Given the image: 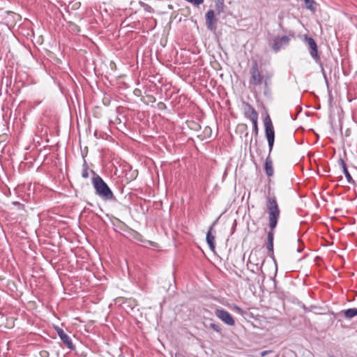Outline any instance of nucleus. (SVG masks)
Masks as SVG:
<instances>
[{
  "label": "nucleus",
  "mask_w": 357,
  "mask_h": 357,
  "mask_svg": "<svg viewBox=\"0 0 357 357\" xmlns=\"http://www.w3.org/2000/svg\"><path fill=\"white\" fill-rule=\"evenodd\" d=\"M344 315L347 319H352L354 317L357 316V309L356 308H349L344 310Z\"/></svg>",
  "instance_id": "obj_17"
},
{
  "label": "nucleus",
  "mask_w": 357,
  "mask_h": 357,
  "mask_svg": "<svg viewBox=\"0 0 357 357\" xmlns=\"http://www.w3.org/2000/svg\"><path fill=\"white\" fill-rule=\"evenodd\" d=\"M250 84L256 86L264 83V94H266L269 91L268 80L272 77V74H266L265 76H262L259 72V66L257 61H254L252 62V67L250 69Z\"/></svg>",
  "instance_id": "obj_3"
},
{
  "label": "nucleus",
  "mask_w": 357,
  "mask_h": 357,
  "mask_svg": "<svg viewBox=\"0 0 357 357\" xmlns=\"http://www.w3.org/2000/svg\"><path fill=\"white\" fill-rule=\"evenodd\" d=\"M94 136L96 137V138H99L100 137L98 135V131H95L94 132Z\"/></svg>",
  "instance_id": "obj_26"
},
{
  "label": "nucleus",
  "mask_w": 357,
  "mask_h": 357,
  "mask_svg": "<svg viewBox=\"0 0 357 357\" xmlns=\"http://www.w3.org/2000/svg\"><path fill=\"white\" fill-rule=\"evenodd\" d=\"M305 42L310 49V56L317 62L320 60L318 54L317 45L315 40L312 37L305 36Z\"/></svg>",
  "instance_id": "obj_7"
},
{
  "label": "nucleus",
  "mask_w": 357,
  "mask_h": 357,
  "mask_svg": "<svg viewBox=\"0 0 357 357\" xmlns=\"http://www.w3.org/2000/svg\"><path fill=\"white\" fill-rule=\"evenodd\" d=\"M305 8L314 13L317 10V3L314 0H303Z\"/></svg>",
  "instance_id": "obj_16"
},
{
  "label": "nucleus",
  "mask_w": 357,
  "mask_h": 357,
  "mask_svg": "<svg viewBox=\"0 0 357 357\" xmlns=\"http://www.w3.org/2000/svg\"><path fill=\"white\" fill-rule=\"evenodd\" d=\"M338 163L342 169V172L347 178V182L350 184L354 185L355 181L353 179L352 176H351L350 173L349 172L344 160L342 158H340L338 160Z\"/></svg>",
  "instance_id": "obj_12"
},
{
  "label": "nucleus",
  "mask_w": 357,
  "mask_h": 357,
  "mask_svg": "<svg viewBox=\"0 0 357 357\" xmlns=\"http://www.w3.org/2000/svg\"><path fill=\"white\" fill-rule=\"evenodd\" d=\"M252 126H253V132L257 136L258 135L259 128L257 125V120L252 121Z\"/></svg>",
  "instance_id": "obj_21"
},
{
  "label": "nucleus",
  "mask_w": 357,
  "mask_h": 357,
  "mask_svg": "<svg viewBox=\"0 0 357 357\" xmlns=\"http://www.w3.org/2000/svg\"><path fill=\"white\" fill-rule=\"evenodd\" d=\"M89 169H82V176L84 178H89Z\"/></svg>",
  "instance_id": "obj_23"
},
{
  "label": "nucleus",
  "mask_w": 357,
  "mask_h": 357,
  "mask_svg": "<svg viewBox=\"0 0 357 357\" xmlns=\"http://www.w3.org/2000/svg\"><path fill=\"white\" fill-rule=\"evenodd\" d=\"M204 325L206 328H210L217 333H221V326L218 324L213 323L212 319L206 320Z\"/></svg>",
  "instance_id": "obj_15"
},
{
  "label": "nucleus",
  "mask_w": 357,
  "mask_h": 357,
  "mask_svg": "<svg viewBox=\"0 0 357 357\" xmlns=\"http://www.w3.org/2000/svg\"><path fill=\"white\" fill-rule=\"evenodd\" d=\"M82 169H89V167L85 160H84V163L82 165Z\"/></svg>",
  "instance_id": "obj_25"
},
{
  "label": "nucleus",
  "mask_w": 357,
  "mask_h": 357,
  "mask_svg": "<svg viewBox=\"0 0 357 357\" xmlns=\"http://www.w3.org/2000/svg\"><path fill=\"white\" fill-rule=\"evenodd\" d=\"M273 239H274V230L271 229L267 234V242H266V248L269 252L268 255H269V256L273 257V259L274 261V264H273L274 272H273V275H269L271 279H274L276 277L277 273H278V264H277L276 260L274 257Z\"/></svg>",
  "instance_id": "obj_5"
},
{
  "label": "nucleus",
  "mask_w": 357,
  "mask_h": 357,
  "mask_svg": "<svg viewBox=\"0 0 357 357\" xmlns=\"http://www.w3.org/2000/svg\"><path fill=\"white\" fill-rule=\"evenodd\" d=\"M245 117L250 119L251 121L258 120V113L255 109L249 103H246L244 108Z\"/></svg>",
  "instance_id": "obj_11"
},
{
  "label": "nucleus",
  "mask_w": 357,
  "mask_h": 357,
  "mask_svg": "<svg viewBox=\"0 0 357 357\" xmlns=\"http://www.w3.org/2000/svg\"><path fill=\"white\" fill-rule=\"evenodd\" d=\"M55 329L63 343L65 344L69 349L74 350L75 347L73 344L70 337L68 335L62 328L57 326Z\"/></svg>",
  "instance_id": "obj_8"
},
{
  "label": "nucleus",
  "mask_w": 357,
  "mask_h": 357,
  "mask_svg": "<svg viewBox=\"0 0 357 357\" xmlns=\"http://www.w3.org/2000/svg\"><path fill=\"white\" fill-rule=\"evenodd\" d=\"M302 250H303V248H298L297 249V252H302Z\"/></svg>",
  "instance_id": "obj_27"
},
{
  "label": "nucleus",
  "mask_w": 357,
  "mask_h": 357,
  "mask_svg": "<svg viewBox=\"0 0 357 357\" xmlns=\"http://www.w3.org/2000/svg\"><path fill=\"white\" fill-rule=\"evenodd\" d=\"M264 169L268 176L271 177L273 175L274 170L273 167V162L269 154L268 155L265 160Z\"/></svg>",
  "instance_id": "obj_14"
},
{
  "label": "nucleus",
  "mask_w": 357,
  "mask_h": 357,
  "mask_svg": "<svg viewBox=\"0 0 357 357\" xmlns=\"http://www.w3.org/2000/svg\"><path fill=\"white\" fill-rule=\"evenodd\" d=\"M266 213L268 215L269 228L274 230L280 217V210L275 196L274 194H271L270 190L266 196Z\"/></svg>",
  "instance_id": "obj_1"
},
{
  "label": "nucleus",
  "mask_w": 357,
  "mask_h": 357,
  "mask_svg": "<svg viewBox=\"0 0 357 357\" xmlns=\"http://www.w3.org/2000/svg\"><path fill=\"white\" fill-rule=\"evenodd\" d=\"M214 224L210 226L206 237L207 244L211 251H214L215 249V236L212 234Z\"/></svg>",
  "instance_id": "obj_13"
},
{
  "label": "nucleus",
  "mask_w": 357,
  "mask_h": 357,
  "mask_svg": "<svg viewBox=\"0 0 357 357\" xmlns=\"http://www.w3.org/2000/svg\"><path fill=\"white\" fill-rule=\"evenodd\" d=\"M91 172L95 175L92 178V184L95 189L96 195L105 201L116 200L112 190L104 180L99 175L96 174L93 170H91Z\"/></svg>",
  "instance_id": "obj_2"
},
{
  "label": "nucleus",
  "mask_w": 357,
  "mask_h": 357,
  "mask_svg": "<svg viewBox=\"0 0 357 357\" xmlns=\"http://www.w3.org/2000/svg\"><path fill=\"white\" fill-rule=\"evenodd\" d=\"M289 38L287 36L277 37L273 40L272 48L275 52H278L283 45H287L289 43Z\"/></svg>",
  "instance_id": "obj_9"
},
{
  "label": "nucleus",
  "mask_w": 357,
  "mask_h": 357,
  "mask_svg": "<svg viewBox=\"0 0 357 357\" xmlns=\"http://www.w3.org/2000/svg\"><path fill=\"white\" fill-rule=\"evenodd\" d=\"M266 352H267V351H263V352L261 353V356H265V355H266Z\"/></svg>",
  "instance_id": "obj_29"
},
{
  "label": "nucleus",
  "mask_w": 357,
  "mask_h": 357,
  "mask_svg": "<svg viewBox=\"0 0 357 357\" xmlns=\"http://www.w3.org/2000/svg\"><path fill=\"white\" fill-rule=\"evenodd\" d=\"M215 314L218 319L228 326H232L235 324V320L233 317L224 309H216Z\"/></svg>",
  "instance_id": "obj_6"
},
{
  "label": "nucleus",
  "mask_w": 357,
  "mask_h": 357,
  "mask_svg": "<svg viewBox=\"0 0 357 357\" xmlns=\"http://www.w3.org/2000/svg\"><path fill=\"white\" fill-rule=\"evenodd\" d=\"M264 124L265 128V135L268 145L269 155H271L275 142V131L272 121L268 114L264 118Z\"/></svg>",
  "instance_id": "obj_4"
},
{
  "label": "nucleus",
  "mask_w": 357,
  "mask_h": 357,
  "mask_svg": "<svg viewBox=\"0 0 357 357\" xmlns=\"http://www.w3.org/2000/svg\"><path fill=\"white\" fill-rule=\"evenodd\" d=\"M188 126L190 129L192 130H196V131H198L200 130L201 128V126L199 123H196V122H194V121H191L188 123Z\"/></svg>",
  "instance_id": "obj_20"
},
{
  "label": "nucleus",
  "mask_w": 357,
  "mask_h": 357,
  "mask_svg": "<svg viewBox=\"0 0 357 357\" xmlns=\"http://www.w3.org/2000/svg\"><path fill=\"white\" fill-rule=\"evenodd\" d=\"M139 6L144 8V11L146 12V13H153L154 12V10L153 8L149 6V4L143 2V1H139Z\"/></svg>",
  "instance_id": "obj_19"
},
{
  "label": "nucleus",
  "mask_w": 357,
  "mask_h": 357,
  "mask_svg": "<svg viewBox=\"0 0 357 357\" xmlns=\"http://www.w3.org/2000/svg\"><path fill=\"white\" fill-rule=\"evenodd\" d=\"M215 10L218 14L224 11L225 0L223 1H215Z\"/></svg>",
  "instance_id": "obj_18"
},
{
  "label": "nucleus",
  "mask_w": 357,
  "mask_h": 357,
  "mask_svg": "<svg viewBox=\"0 0 357 357\" xmlns=\"http://www.w3.org/2000/svg\"><path fill=\"white\" fill-rule=\"evenodd\" d=\"M39 356L40 357H49L50 356V353L49 351H46V350H41L40 352H39Z\"/></svg>",
  "instance_id": "obj_22"
},
{
  "label": "nucleus",
  "mask_w": 357,
  "mask_h": 357,
  "mask_svg": "<svg viewBox=\"0 0 357 357\" xmlns=\"http://www.w3.org/2000/svg\"><path fill=\"white\" fill-rule=\"evenodd\" d=\"M234 310H236V312H237L238 313L241 314H243L244 313V311L243 309H241L240 307L237 306V305H234Z\"/></svg>",
  "instance_id": "obj_24"
},
{
  "label": "nucleus",
  "mask_w": 357,
  "mask_h": 357,
  "mask_svg": "<svg viewBox=\"0 0 357 357\" xmlns=\"http://www.w3.org/2000/svg\"><path fill=\"white\" fill-rule=\"evenodd\" d=\"M217 19L215 17V13L213 10H209L206 13V24L208 30L214 31Z\"/></svg>",
  "instance_id": "obj_10"
},
{
  "label": "nucleus",
  "mask_w": 357,
  "mask_h": 357,
  "mask_svg": "<svg viewBox=\"0 0 357 357\" xmlns=\"http://www.w3.org/2000/svg\"><path fill=\"white\" fill-rule=\"evenodd\" d=\"M13 204H15V205H19V206H20V205H21V204H20V203H19V202H13Z\"/></svg>",
  "instance_id": "obj_28"
}]
</instances>
